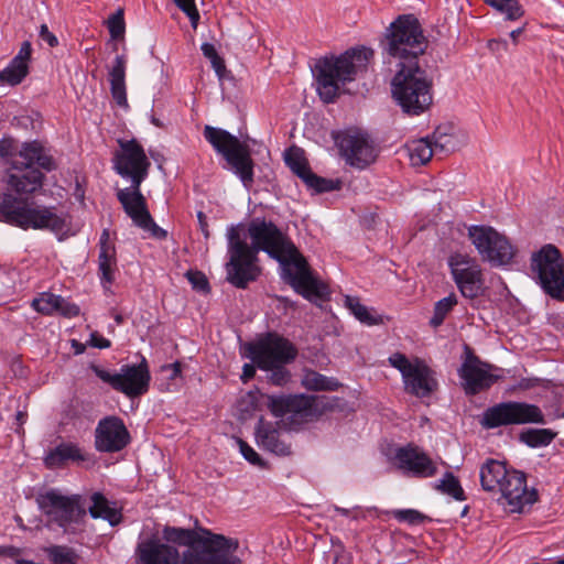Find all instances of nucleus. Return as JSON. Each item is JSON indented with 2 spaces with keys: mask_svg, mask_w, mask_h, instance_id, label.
I'll use <instances>...</instances> for the list:
<instances>
[{
  "mask_svg": "<svg viewBox=\"0 0 564 564\" xmlns=\"http://www.w3.org/2000/svg\"><path fill=\"white\" fill-rule=\"evenodd\" d=\"M137 564H181L182 555L174 545L148 539L135 549Z\"/></svg>",
  "mask_w": 564,
  "mask_h": 564,
  "instance_id": "23",
  "label": "nucleus"
},
{
  "mask_svg": "<svg viewBox=\"0 0 564 564\" xmlns=\"http://www.w3.org/2000/svg\"><path fill=\"white\" fill-rule=\"evenodd\" d=\"M434 489L453 497L457 501L466 500V495L459 479L452 471H446L443 478L435 482Z\"/></svg>",
  "mask_w": 564,
  "mask_h": 564,
  "instance_id": "37",
  "label": "nucleus"
},
{
  "mask_svg": "<svg viewBox=\"0 0 564 564\" xmlns=\"http://www.w3.org/2000/svg\"><path fill=\"white\" fill-rule=\"evenodd\" d=\"M19 156L24 160V167H39L46 172H52L56 169V163L52 155L47 153L43 144L39 141L25 142L19 150Z\"/></svg>",
  "mask_w": 564,
  "mask_h": 564,
  "instance_id": "29",
  "label": "nucleus"
},
{
  "mask_svg": "<svg viewBox=\"0 0 564 564\" xmlns=\"http://www.w3.org/2000/svg\"><path fill=\"white\" fill-rule=\"evenodd\" d=\"M391 94L397 105L409 116H420L433 104V78L426 62L397 66L391 79Z\"/></svg>",
  "mask_w": 564,
  "mask_h": 564,
  "instance_id": "5",
  "label": "nucleus"
},
{
  "mask_svg": "<svg viewBox=\"0 0 564 564\" xmlns=\"http://www.w3.org/2000/svg\"><path fill=\"white\" fill-rule=\"evenodd\" d=\"M498 494L505 499L510 512H522L525 506H531L538 499L536 491L528 489L524 473L516 469H511Z\"/></svg>",
  "mask_w": 564,
  "mask_h": 564,
  "instance_id": "20",
  "label": "nucleus"
},
{
  "mask_svg": "<svg viewBox=\"0 0 564 564\" xmlns=\"http://www.w3.org/2000/svg\"><path fill=\"white\" fill-rule=\"evenodd\" d=\"M392 516L399 522H405L411 525L423 523L427 517L415 509H397L392 511Z\"/></svg>",
  "mask_w": 564,
  "mask_h": 564,
  "instance_id": "44",
  "label": "nucleus"
},
{
  "mask_svg": "<svg viewBox=\"0 0 564 564\" xmlns=\"http://www.w3.org/2000/svg\"><path fill=\"white\" fill-rule=\"evenodd\" d=\"M130 443V434L118 416H107L96 427L95 446L101 453H116Z\"/></svg>",
  "mask_w": 564,
  "mask_h": 564,
  "instance_id": "19",
  "label": "nucleus"
},
{
  "mask_svg": "<svg viewBox=\"0 0 564 564\" xmlns=\"http://www.w3.org/2000/svg\"><path fill=\"white\" fill-rule=\"evenodd\" d=\"M388 361L401 372L404 391L408 394L425 399L438 390L436 372L425 360L419 357L410 360L404 354L394 352Z\"/></svg>",
  "mask_w": 564,
  "mask_h": 564,
  "instance_id": "10",
  "label": "nucleus"
},
{
  "mask_svg": "<svg viewBox=\"0 0 564 564\" xmlns=\"http://www.w3.org/2000/svg\"><path fill=\"white\" fill-rule=\"evenodd\" d=\"M90 369L102 382L129 398H137L149 391L151 375L145 358L139 364L122 366L119 373H112L97 365H91Z\"/></svg>",
  "mask_w": 564,
  "mask_h": 564,
  "instance_id": "13",
  "label": "nucleus"
},
{
  "mask_svg": "<svg viewBox=\"0 0 564 564\" xmlns=\"http://www.w3.org/2000/svg\"><path fill=\"white\" fill-rule=\"evenodd\" d=\"M29 74V65L20 64L13 59L9 65L0 70V82L11 86L19 85Z\"/></svg>",
  "mask_w": 564,
  "mask_h": 564,
  "instance_id": "40",
  "label": "nucleus"
},
{
  "mask_svg": "<svg viewBox=\"0 0 564 564\" xmlns=\"http://www.w3.org/2000/svg\"><path fill=\"white\" fill-rule=\"evenodd\" d=\"M149 174V169H142L139 171H132L128 174L120 175L123 178H129L131 185L124 189H129L130 193H142L141 184L145 181Z\"/></svg>",
  "mask_w": 564,
  "mask_h": 564,
  "instance_id": "51",
  "label": "nucleus"
},
{
  "mask_svg": "<svg viewBox=\"0 0 564 564\" xmlns=\"http://www.w3.org/2000/svg\"><path fill=\"white\" fill-rule=\"evenodd\" d=\"M107 28L112 39H119L124 34L126 23L122 9H118L108 18Z\"/></svg>",
  "mask_w": 564,
  "mask_h": 564,
  "instance_id": "45",
  "label": "nucleus"
},
{
  "mask_svg": "<svg viewBox=\"0 0 564 564\" xmlns=\"http://www.w3.org/2000/svg\"><path fill=\"white\" fill-rule=\"evenodd\" d=\"M530 270L545 294L557 301H564V259L557 247L547 243L533 252Z\"/></svg>",
  "mask_w": 564,
  "mask_h": 564,
  "instance_id": "9",
  "label": "nucleus"
},
{
  "mask_svg": "<svg viewBox=\"0 0 564 564\" xmlns=\"http://www.w3.org/2000/svg\"><path fill=\"white\" fill-rule=\"evenodd\" d=\"M197 220L199 225V229L204 235L205 239H208L210 236L209 226L207 221V216L203 212H197Z\"/></svg>",
  "mask_w": 564,
  "mask_h": 564,
  "instance_id": "59",
  "label": "nucleus"
},
{
  "mask_svg": "<svg viewBox=\"0 0 564 564\" xmlns=\"http://www.w3.org/2000/svg\"><path fill=\"white\" fill-rule=\"evenodd\" d=\"M247 232L250 245L242 239L239 227L231 226L227 230L226 279L231 285L245 290L258 280L261 274L258 253L263 251L281 264L282 278L297 294L314 303L329 299L328 286L313 275L305 257L273 221L253 218Z\"/></svg>",
  "mask_w": 564,
  "mask_h": 564,
  "instance_id": "1",
  "label": "nucleus"
},
{
  "mask_svg": "<svg viewBox=\"0 0 564 564\" xmlns=\"http://www.w3.org/2000/svg\"><path fill=\"white\" fill-rule=\"evenodd\" d=\"M203 135L214 150L223 155L243 186L247 189L251 188L254 182V161L249 145L227 130L208 124L205 126Z\"/></svg>",
  "mask_w": 564,
  "mask_h": 564,
  "instance_id": "7",
  "label": "nucleus"
},
{
  "mask_svg": "<svg viewBox=\"0 0 564 564\" xmlns=\"http://www.w3.org/2000/svg\"><path fill=\"white\" fill-rule=\"evenodd\" d=\"M247 357L260 370H269L281 364H291L297 356L296 347L276 333H267L246 346Z\"/></svg>",
  "mask_w": 564,
  "mask_h": 564,
  "instance_id": "12",
  "label": "nucleus"
},
{
  "mask_svg": "<svg viewBox=\"0 0 564 564\" xmlns=\"http://www.w3.org/2000/svg\"><path fill=\"white\" fill-rule=\"evenodd\" d=\"M15 551L13 546H0V556H13Z\"/></svg>",
  "mask_w": 564,
  "mask_h": 564,
  "instance_id": "64",
  "label": "nucleus"
},
{
  "mask_svg": "<svg viewBox=\"0 0 564 564\" xmlns=\"http://www.w3.org/2000/svg\"><path fill=\"white\" fill-rule=\"evenodd\" d=\"M335 143L346 164L358 170H365L376 162L378 149L370 137L359 130L338 132Z\"/></svg>",
  "mask_w": 564,
  "mask_h": 564,
  "instance_id": "16",
  "label": "nucleus"
},
{
  "mask_svg": "<svg viewBox=\"0 0 564 564\" xmlns=\"http://www.w3.org/2000/svg\"><path fill=\"white\" fill-rule=\"evenodd\" d=\"M117 270L116 246L110 241L109 230L104 229L99 239L98 274L100 284L105 291H110V288L116 280Z\"/></svg>",
  "mask_w": 564,
  "mask_h": 564,
  "instance_id": "24",
  "label": "nucleus"
},
{
  "mask_svg": "<svg viewBox=\"0 0 564 564\" xmlns=\"http://www.w3.org/2000/svg\"><path fill=\"white\" fill-rule=\"evenodd\" d=\"M192 288L200 293L208 294L210 292V284L205 273L198 270H188L185 273Z\"/></svg>",
  "mask_w": 564,
  "mask_h": 564,
  "instance_id": "47",
  "label": "nucleus"
},
{
  "mask_svg": "<svg viewBox=\"0 0 564 564\" xmlns=\"http://www.w3.org/2000/svg\"><path fill=\"white\" fill-rule=\"evenodd\" d=\"M426 37L414 14L399 15L386 31L383 51L398 61L397 66L426 62Z\"/></svg>",
  "mask_w": 564,
  "mask_h": 564,
  "instance_id": "6",
  "label": "nucleus"
},
{
  "mask_svg": "<svg viewBox=\"0 0 564 564\" xmlns=\"http://www.w3.org/2000/svg\"><path fill=\"white\" fill-rule=\"evenodd\" d=\"M162 538L170 545L186 546L181 553V564H242L235 555L239 547L237 539L214 533L203 527L185 529L165 525Z\"/></svg>",
  "mask_w": 564,
  "mask_h": 564,
  "instance_id": "3",
  "label": "nucleus"
},
{
  "mask_svg": "<svg viewBox=\"0 0 564 564\" xmlns=\"http://www.w3.org/2000/svg\"><path fill=\"white\" fill-rule=\"evenodd\" d=\"M70 344H72V348L74 349L75 355H82L85 352V350H86L85 344H83L76 339H72Z\"/></svg>",
  "mask_w": 564,
  "mask_h": 564,
  "instance_id": "63",
  "label": "nucleus"
},
{
  "mask_svg": "<svg viewBox=\"0 0 564 564\" xmlns=\"http://www.w3.org/2000/svg\"><path fill=\"white\" fill-rule=\"evenodd\" d=\"M507 464L494 458H487L479 468V480L482 490L498 494L510 475Z\"/></svg>",
  "mask_w": 564,
  "mask_h": 564,
  "instance_id": "25",
  "label": "nucleus"
},
{
  "mask_svg": "<svg viewBox=\"0 0 564 564\" xmlns=\"http://www.w3.org/2000/svg\"><path fill=\"white\" fill-rule=\"evenodd\" d=\"M118 144L120 150L116 151L112 158V169L118 175L128 174L142 169H150L151 162L144 149L135 139H119Z\"/></svg>",
  "mask_w": 564,
  "mask_h": 564,
  "instance_id": "22",
  "label": "nucleus"
},
{
  "mask_svg": "<svg viewBox=\"0 0 564 564\" xmlns=\"http://www.w3.org/2000/svg\"><path fill=\"white\" fill-rule=\"evenodd\" d=\"M484 2L506 14L508 20H518L524 14V10L518 0H484Z\"/></svg>",
  "mask_w": 564,
  "mask_h": 564,
  "instance_id": "41",
  "label": "nucleus"
},
{
  "mask_svg": "<svg viewBox=\"0 0 564 564\" xmlns=\"http://www.w3.org/2000/svg\"><path fill=\"white\" fill-rule=\"evenodd\" d=\"M302 384L306 390L311 391H336L340 387L336 379L328 378L314 370L304 373Z\"/></svg>",
  "mask_w": 564,
  "mask_h": 564,
  "instance_id": "36",
  "label": "nucleus"
},
{
  "mask_svg": "<svg viewBox=\"0 0 564 564\" xmlns=\"http://www.w3.org/2000/svg\"><path fill=\"white\" fill-rule=\"evenodd\" d=\"M82 501L80 495L64 496L56 489H50L36 497L41 511L65 532L86 516L87 511Z\"/></svg>",
  "mask_w": 564,
  "mask_h": 564,
  "instance_id": "15",
  "label": "nucleus"
},
{
  "mask_svg": "<svg viewBox=\"0 0 564 564\" xmlns=\"http://www.w3.org/2000/svg\"><path fill=\"white\" fill-rule=\"evenodd\" d=\"M51 560L54 564H76L77 554L65 546H54L50 552Z\"/></svg>",
  "mask_w": 564,
  "mask_h": 564,
  "instance_id": "46",
  "label": "nucleus"
},
{
  "mask_svg": "<svg viewBox=\"0 0 564 564\" xmlns=\"http://www.w3.org/2000/svg\"><path fill=\"white\" fill-rule=\"evenodd\" d=\"M149 174V169H142L139 171H132L128 174L120 175L123 178H129L131 185L124 189H129L130 193H142L141 184L145 181Z\"/></svg>",
  "mask_w": 564,
  "mask_h": 564,
  "instance_id": "50",
  "label": "nucleus"
},
{
  "mask_svg": "<svg viewBox=\"0 0 564 564\" xmlns=\"http://www.w3.org/2000/svg\"><path fill=\"white\" fill-rule=\"evenodd\" d=\"M411 164L421 166L430 162L434 154L438 152H447V143L442 142V138L435 139L433 142L429 138H421L408 141L405 144Z\"/></svg>",
  "mask_w": 564,
  "mask_h": 564,
  "instance_id": "26",
  "label": "nucleus"
},
{
  "mask_svg": "<svg viewBox=\"0 0 564 564\" xmlns=\"http://www.w3.org/2000/svg\"><path fill=\"white\" fill-rule=\"evenodd\" d=\"M286 365L281 364L270 368L268 371L271 373L268 376V382L275 387H284L291 380V372L286 369Z\"/></svg>",
  "mask_w": 564,
  "mask_h": 564,
  "instance_id": "48",
  "label": "nucleus"
},
{
  "mask_svg": "<svg viewBox=\"0 0 564 564\" xmlns=\"http://www.w3.org/2000/svg\"><path fill=\"white\" fill-rule=\"evenodd\" d=\"M510 426L527 424H545V416L542 409L524 401H510Z\"/></svg>",
  "mask_w": 564,
  "mask_h": 564,
  "instance_id": "30",
  "label": "nucleus"
},
{
  "mask_svg": "<svg viewBox=\"0 0 564 564\" xmlns=\"http://www.w3.org/2000/svg\"><path fill=\"white\" fill-rule=\"evenodd\" d=\"M267 406L275 417L290 415L296 422H311L328 411H333L339 401L338 398L326 395H265Z\"/></svg>",
  "mask_w": 564,
  "mask_h": 564,
  "instance_id": "8",
  "label": "nucleus"
},
{
  "mask_svg": "<svg viewBox=\"0 0 564 564\" xmlns=\"http://www.w3.org/2000/svg\"><path fill=\"white\" fill-rule=\"evenodd\" d=\"M40 36L43 41H45L51 47H55L58 44L57 37L50 32L46 24H42L40 28Z\"/></svg>",
  "mask_w": 564,
  "mask_h": 564,
  "instance_id": "57",
  "label": "nucleus"
},
{
  "mask_svg": "<svg viewBox=\"0 0 564 564\" xmlns=\"http://www.w3.org/2000/svg\"><path fill=\"white\" fill-rule=\"evenodd\" d=\"M239 449L241 455L248 460L250 464L254 466H263L264 462L260 457V455L245 441L239 440Z\"/></svg>",
  "mask_w": 564,
  "mask_h": 564,
  "instance_id": "52",
  "label": "nucleus"
},
{
  "mask_svg": "<svg viewBox=\"0 0 564 564\" xmlns=\"http://www.w3.org/2000/svg\"><path fill=\"white\" fill-rule=\"evenodd\" d=\"M86 460H89V455L78 444L72 442L58 444L48 451L44 457V464L50 469L61 468L67 462L82 463Z\"/></svg>",
  "mask_w": 564,
  "mask_h": 564,
  "instance_id": "28",
  "label": "nucleus"
},
{
  "mask_svg": "<svg viewBox=\"0 0 564 564\" xmlns=\"http://www.w3.org/2000/svg\"><path fill=\"white\" fill-rule=\"evenodd\" d=\"M468 237L481 259L492 267L508 265L517 254V248L510 240L492 227L471 226L468 229Z\"/></svg>",
  "mask_w": 564,
  "mask_h": 564,
  "instance_id": "14",
  "label": "nucleus"
},
{
  "mask_svg": "<svg viewBox=\"0 0 564 564\" xmlns=\"http://www.w3.org/2000/svg\"><path fill=\"white\" fill-rule=\"evenodd\" d=\"M176 7L183 11L189 19L191 24L195 29L199 21V12L196 8L195 0H173Z\"/></svg>",
  "mask_w": 564,
  "mask_h": 564,
  "instance_id": "49",
  "label": "nucleus"
},
{
  "mask_svg": "<svg viewBox=\"0 0 564 564\" xmlns=\"http://www.w3.org/2000/svg\"><path fill=\"white\" fill-rule=\"evenodd\" d=\"M345 306L350 313L362 324L368 326L379 325L383 323L380 315L376 314L373 308L364 305L359 297L346 295L344 300Z\"/></svg>",
  "mask_w": 564,
  "mask_h": 564,
  "instance_id": "33",
  "label": "nucleus"
},
{
  "mask_svg": "<svg viewBox=\"0 0 564 564\" xmlns=\"http://www.w3.org/2000/svg\"><path fill=\"white\" fill-rule=\"evenodd\" d=\"M44 178L39 169L19 167L14 164L7 175V192L0 195V219L23 229L50 230L61 237L74 235L69 213L57 212L55 206L36 205L22 198L41 189Z\"/></svg>",
  "mask_w": 564,
  "mask_h": 564,
  "instance_id": "2",
  "label": "nucleus"
},
{
  "mask_svg": "<svg viewBox=\"0 0 564 564\" xmlns=\"http://www.w3.org/2000/svg\"><path fill=\"white\" fill-rule=\"evenodd\" d=\"M212 66L217 73V75L223 76V73L226 69L225 61L219 55L213 59H210Z\"/></svg>",
  "mask_w": 564,
  "mask_h": 564,
  "instance_id": "61",
  "label": "nucleus"
},
{
  "mask_svg": "<svg viewBox=\"0 0 564 564\" xmlns=\"http://www.w3.org/2000/svg\"><path fill=\"white\" fill-rule=\"evenodd\" d=\"M303 182L310 187L315 189L317 193L330 192L336 189L334 181L321 177L312 172V170L305 175Z\"/></svg>",
  "mask_w": 564,
  "mask_h": 564,
  "instance_id": "43",
  "label": "nucleus"
},
{
  "mask_svg": "<svg viewBox=\"0 0 564 564\" xmlns=\"http://www.w3.org/2000/svg\"><path fill=\"white\" fill-rule=\"evenodd\" d=\"M399 469L416 478H430L436 475L437 466L432 458L416 446L406 445L395 452Z\"/></svg>",
  "mask_w": 564,
  "mask_h": 564,
  "instance_id": "21",
  "label": "nucleus"
},
{
  "mask_svg": "<svg viewBox=\"0 0 564 564\" xmlns=\"http://www.w3.org/2000/svg\"><path fill=\"white\" fill-rule=\"evenodd\" d=\"M510 401H503L487 408L481 416L482 427L492 430L501 426H510Z\"/></svg>",
  "mask_w": 564,
  "mask_h": 564,
  "instance_id": "32",
  "label": "nucleus"
},
{
  "mask_svg": "<svg viewBox=\"0 0 564 564\" xmlns=\"http://www.w3.org/2000/svg\"><path fill=\"white\" fill-rule=\"evenodd\" d=\"M258 444L264 449L276 455L291 454L290 445L280 440V434L275 429L262 427L257 432Z\"/></svg>",
  "mask_w": 564,
  "mask_h": 564,
  "instance_id": "34",
  "label": "nucleus"
},
{
  "mask_svg": "<svg viewBox=\"0 0 564 564\" xmlns=\"http://www.w3.org/2000/svg\"><path fill=\"white\" fill-rule=\"evenodd\" d=\"M373 51L361 47L346 51L339 56L319 58L313 69L316 91L324 104H333L347 83L355 80L358 69L366 67Z\"/></svg>",
  "mask_w": 564,
  "mask_h": 564,
  "instance_id": "4",
  "label": "nucleus"
},
{
  "mask_svg": "<svg viewBox=\"0 0 564 564\" xmlns=\"http://www.w3.org/2000/svg\"><path fill=\"white\" fill-rule=\"evenodd\" d=\"M285 163L291 169V171L302 180L311 171L303 151L297 148H291L286 151Z\"/></svg>",
  "mask_w": 564,
  "mask_h": 564,
  "instance_id": "39",
  "label": "nucleus"
},
{
  "mask_svg": "<svg viewBox=\"0 0 564 564\" xmlns=\"http://www.w3.org/2000/svg\"><path fill=\"white\" fill-rule=\"evenodd\" d=\"M110 91L113 100L120 107L128 106L126 90V58L117 55L109 70Z\"/></svg>",
  "mask_w": 564,
  "mask_h": 564,
  "instance_id": "31",
  "label": "nucleus"
},
{
  "mask_svg": "<svg viewBox=\"0 0 564 564\" xmlns=\"http://www.w3.org/2000/svg\"><path fill=\"white\" fill-rule=\"evenodd\" d=\"M56 313L66 318H73L79 315L80 308L77 304L69 302L62 296V302L56 307Z\"/></svg>",
  "mask_w": 564,
  "mask_h": 564,
  "instance_id": "53",
  "label": "nucleus"
},
{
  "mask_svg": "<svg viewBox=\"0 0 564 564\" xmlns=\"http://www.w3.org/2000/svg\"><path fill=\"white\" fill-rule=\"evenodd\" d=\"M32 55V46L29 41H24L18 54L12 58L20 64H28Z\"/></svg>",
  "mask_w": 564,
  "mask_h": 564,
  "instance_id": "54",
  "label": "nucleus"
},
{
  "mask_svg": "<svg viewBox=\"0 0 564 564\" xmlns=\"http://www.w3.org/2000/svg\"><path fill=\"white\" fill-rule=\"evenodd\" d=\"M116 197L123 212L131 218L132 223L151 234L158 239H165L166 230L158 226L151 216L147 198L142 193H130L129 189H117Z\"/></svg>",
  "mask_w": 564,
  "mask_h": 564,
  "instance_id": "18",
  "label": "nucleus"
},
{
  "mask_svg": "<svg viewBox=\"0 0 564 564\" xmlns=\"http://www.w3.org/2000/svg\"><path fill=\"white\" fill-rule=\"evenodd\" d=\"M447 264L462 296L474 300L485 292V279L480 264L468 254L455 252L447 259Z\"/></svg>",
  "mask_w": 564,
  "mask_h": 564,
  "instance_id": "17",
  "label": "nucleus"
},
{
  "mask_svg": "<svg viewBox=\"0 0 564 564\" xmlns=\"http://www.w3.org/2000/svg\"><path fill=\"white\" fill-rule=\"evenodd\" d=\"M458 300L455 293H451L448 296L441 299L434 305L433 316L430 319V325L434 328L440 327L446 316L457 305Z\"/></svg>",
  "mask_w": 564,
  "mask_h": 564,
  "instance_id": "38",
  "label": "nucleus"
},
{
  "mask_svg": "<svg viewBox=\"0 0 564 564\" xmlns=\"http://www.w3.org/2000/svg\"><path fill=\"white\" fill-rule=\"evenodd\" d=\"M200 50L205 57L209 61L217 57L219 54L217 53L216 47L212 43H203Z\"/></svg>",
  "mask_w": 564,
  "mask_h": 564,
  "instance_id": "60",
  "label": "nucleus"
},
{
  "mask_svg": "<svg viewBox=\"0 0 564 564\" xmlns=\"http://www.w3.org/2000/svg\"><path fill=\"white\" fill-rule=\"evenodd\" d=\"M88 513L93 519H102L116 527L122 522V508L117 501L109 500L102 492L95 491L89 496Z\"/></svg>",
  "mask_w": 564,
  "mask_h": 564,
  "instance_id": "27",
  "label": "nucleus"
},
{
  "mask_svg": "<svg viewBox=\"0 0 564 564\" xmlns=\"http://www.w3.org/2000/svg\"><path fill=\"white\" fill-rule=\"evenodd\" d=\"M457 373L462 389L468 397L488 391L505 378L502 368L481 360L468 345L465 346V358Z\"/></svg>",
  "mask_w": 564,
  "mask_h": 564,
  "instance_id": "11",
  "label": "nucleus"
},
{
  "mask_svg": "<svg viewBox=\"0 0 564 564\" xmlns=\"http://www.w3.org/2000/svg\"><path fill=\"white\" fill-rule=\"evenodd\" d=\"M88 345L94 348L107 349L111 347V341L100 335L98 332H93L88 340Z\"/></svg>",
  "mask_w": 564,
  "mask_h": 564,
  "instance_id": "56",
  "label": "nucleus"
},
{
  "mask_svg": "<svg viewBox=\"0 0 564 564\" xmlns=\"http://www.w3.org/2000/svg\"><path fill=\"white\" fill-rule=\"evenodd\" d=\"M164 368L172 370L171 379H176L182 373V364L180 361L170 364V365L165 366Z\"/></svg>",
  "mask_w": 564,
  "mask_h": 564,
  "instance_id": "62",
  "label": "nucleus"
},
{
  "mask_svg": "<svg viewBox=\"0 0 564 564\" xmlns=\"http://www.w3.org/2000/svg\"><path fill=\"white\" fill-rule=\"evenodd\" d=\"M15 142L12 138H3L0 140V158H10L15 154Z\"/></svg>",
  "mask_w": 564,
  "mask_h": 564,
  "instance_id": "55",
  "label": "nucleus"
},
{
  "mask_svg": "<svg viewBox=\"0 0 564 564\" xmlns=\"http://www.w3.org/2000/svg\"><path fill=\"white\" fill-rule=\"evenodd\" d=\"M256 365L252 362V364H245L243 365V368H242V375L240 377L241 381L243 383H247L248 381H250L254 375H256Z\"/></svg>",
  "mask_w": 564,
  "mask_h": 564,
  "instance_id": "58",
  "label": "nucleus"
},
{
  "mask_svg": "<svg viewBox=\"0 0 564 564\" xmlns=\"http://www.w3.org/2000/svg\"><path fill=\"white\" fill-rule=\"evenodd\" d=\"M557 436L551 429H527L520 432L519 441L531 448L549 446Z\"/></svg>",
  "mask_w": 564,
  "mask_h": 564,
  "instance_id": "35",
  "label": "nucleus"
},
{
  "mask_svg": "<svg viewBox=\"0 0 564 564\" xmlns=\"http://www.w3.org/2000/svg\"><path fill=\"white\" fill-rule=\"evenodd\" d=\"M61 302V295L44 292L39 297L33 300L32 307L41 314L53 315L56 313V307Z\"/></svg>",
  "mask_w": 564,
  "mask_h": 564,
  "instance_id": "42",
  "label": "nucleus"
}]
</instances>
